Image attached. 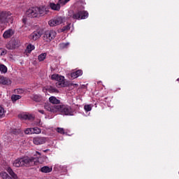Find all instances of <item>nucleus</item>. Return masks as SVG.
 <instances>
[{"label": "nucleus", "instance_id": "obj_1", "mask_svg": "<svg viewBox=\"0 0 179 179\" xmlns=\"http://www.w3.org/2000/svg\"><path fill=\"white\" fill-rule=\"evenodd\" d=\"M44 108L47 111H50V113H61L62 115H73V111L71 108L65 105H56L52 106L49 103H45L44 105Z\"/></svg>", "mask_w": 179, "mask_h": 179}, {"label": "nucleus", "instance_id": "obj_30", "mask_svg": "<svg viewBox=\"0 0 179 179\" xmlns=\"http://www.w3.org/2000/svg\"><path fill=\"white\" fill-rule=\"evenodd\" d=\"M93 105L87 104L84 106V110L86 113H89V111H92Z\"/></svg>", "mask_w": 179, "mask_h": 179}, {"label": "nucleus", "instance_id": "obj_17", "mask_svg": "<svg viewBox=\"0 0 179 179\" xmlns=\"http://www.w3.org/2000/svg\"><path fill=\"white\" fill-rule=\"evenodd\" d=\"M38 10H37L38 17H42L45 15H47L48 10L45 7H38Z\"/></svg>", "mask_w": 179, "mask_h": 179}, {"label": "nucleus", "instance_id": "obj_38", "mask_svg": "<svg viewBox=\"0 0 179 179\" xmlns=\"http://www.w3.org/2000/svg\"><path fill=\"white\" fill-rule=\"evenodd\" d=\"M37 155H39V156H41V152H39L38 151H36V154H34V156H37Z\"/></svg>", "mask_w": 179, "mask_h": 179}, {"label": "nucleus", "instance_id": "obj_13", "mask_svg": "<svg viewBox=\"0 0 179 179\" xmlns=\"http://www.w3.org/2000/svg\"><path fill=\"white\" fill-rule=\"evenodd\" d=\"M13 166L16 168L22 167L24 165V159L23 157L17 158L13 162Z\"/></svg>", "mask_w": 179, "mask_h": 179}, {"label": "nucleus", "instance_id": "obj_28", "mask_svg": "<svg viewBox=\"0 0 179 179\" xmlns=\"http://www.w3.org/2000/svg\"><path fill=\"white\" fill-rule=\"evenodd\" d=\"M6 47L8 50H13L15 49V46L13 45V42L10 41L6 45Z\"/></svg>", "mask_w": 179, "mask_h": 179}, {"label": "nucleus", "instance_id": "obj_45", "mask_svg": "<svg viewBox=\"0 0 179 179\" xmlns=\"http://www.w3.org/2000/svg\"><path fill=\"white\" fill-rule=\"evenodd\" d=\"M177 81H179V78H178V79H177Z\"/></svg>", "mask_w": 179, "mask_h": 179}, {"label": "nucleus", "instance_id": "obj_2", "mask_svg": "<svg viewBox=\"0 0 179 179\" xmlns=\"http://www.w3.org/2000/svg\"><path fill=\"white\" fill-rule=\"evenodd\" d=\"M69 17H72L73 20H85L89 17V13L85 10H78V13H73L72 10L69 12Z\"/></svg>", "mask_w": 179, "mask_h": 179}, {"label": "nucleus", "instance_id": "obj_3", "mask_svg": "<svg viewBox=\"0 0 179 179\" xmlns=\"http://www.w3.org/2000/svg\"><path fill=\"white\" fill-rule=\"evenodd\" d=\"M13 20V18L10 12L0 11V24H7L9 22H12Z\"/></svg>", "mask_w": 179, "mask_h": 179}, {"label": "nucleus", "instance_id": "obj_11", "mask_svg": "<svg viewBox=\"0 0 179 179\" xmlns=\"http://www.w3.org/2000/svg\"><path fill=\"white\" fill-rule=\"evenodd\" d=\"M42 36V32L41 30H36L34 31H33L29 36V40L32 41H36L37 40H38L41 36Z\"/></svg>", "mask_w": 179, "mask_h": 179}, {"label": "nucleus", "instance_id": "obj_8", "mask_svg": "<svg viewBox=\"0 0 179 179\" xmlns=\"http://www.w3.org/2000/svg\"><path fill=\"white\" fill-rule=\"evenodd\" d=\"M70 0H59L58 3H50V7L52 10H59L62 6H64V5H66L67 2H69Z\"/></svg>", "mask_w": 179, "mask_h": 179}, {"label": "nucleus", "instance_id": "obj_43", "mask_svg": "<svg viewBox=\"0 0 179 179\" xmlns=\"http://www.w3.org/2000/svg\"><path fill=\"white\" fill-rule=\"evenodd\" d=\"M1 50L2 48H0V56H1Z\"/></svg>", "mask_w": 179, "mask_h": 179}, {"label": "nucleus", "instance_id": "obj_42", "mask_svg": "<svg viewBox=\"0 0 179 179\" xmlns=\"http://www.w3.org/2000/svg\"><path fill=\"white\" fill-rule=\"evenodd\" d=\"M22 21H23V23L25 24V22H26V19H25V18H23Z\"/></svg>", "mask_w": 179, "mask_h": 179}, {"label": "nucleus", "instance_id": "obj_18", "mask_svg": "<svg viewBox=\"0 0 179 179\" xmlns=\"http://www.w3.org/2000/svg\"><path fill=\"white\" fill-rule=\"evenodd\" d=\"M19 118L20 120H34V117L32 116V115H27V114H20L19 115Z\"/></svg>", "mask_w": 179, "mask_h": 179}, {"label": "nucleus", "instance_id": "obj_37", "mask_svg": "<svg viewBox=\"0 0 179 179\" xmlns=\"http://www.w3.org/2000/svg\"><path fill=\"white\" fill-rule=\"evenodd\" d=\"M0 51H1V56H4L6 55L7 51L6 49L1 48Z\"/></svg>", "mask_w": 179, "mask_h": 179}, {"label": "nucleus", "instance_id": "obj_21", "mask_svg": "<svg viewBox=\"0 0 179 179\" xmlns=\"http://www.w3.org/2000/svg\"><path fill=\"white\" fill-rule=\"evenodd\" d=\"M70 46V43L69 42H66V43H59V50H66L69 48Z\"/></svg>", "mask_w": 179, "mask_h": 179}, {"label": "nucleus", "instance_id": "obj_46", "mask_svg": "<svg viewBox=\"0 0 179 179\" xmlns=\"http://www.w3.org/2000/svg\"><path fill=\"white\" fill-rule=\"evenodd\" d=\"M178 174H179V172H178Z\"/></svg>", "mask_w": 179, "mask_h": 179}, {"label": "nucleus", "instance_id": "obj_16", "mask_svg": "<svg viewBox=\"0 0 179 179\" xmlns=\"http://www.w3.org/2000/svg\"><path fill=\"white\" fill-rule=\"evenodd\" d=\"M54 171H58L60 173L66 172V166H64L63 165H60L59 164H56L54 166Z\"/></svg>", "mask_w": 179, "mask_h": 179}, {"label": "nucleus", "instance_id": "obj_35", "mask_svg": "<svg viewBox=\"0 0 179 179\" xmlns=\"http://www.w3.org/2000/svg\"><path fill=\"white\" fill-rule=\"evenodd\" d=\"M25 134L31 135L33 134V128H27L24 131Z\"/></svg>", "mask_w": 179, "mask_h": 179}, {"label": "nucleus", "instance_id": "obj_7", "mask_svg": "<svg viewBox=\"0 0 179 179\" xmlns=\"http://www.w3.org/2000/svg\"><path fill=\"white\" fill-rule=\"evenodd\" d=\"M64 18L61 16L55 17L54 18H52L49 22L48 24L50 27H55L57 26H59L64 23Z\"/></svg>", "mask_w": 179, "mask_h": 179}, {"label": "nucleus", "instance_id": "obj_25", "mask_svg": "<svg viewBox=\"0 0 179 179\" xmlns=\"http://www.w3.org/2000/svg\"><path fill=\"white\" fill-rule=\"evenodd\" d=\"M31 98L36 102H39L43 99L42 96L39 94H34Z\"/></svg>", "mask_w": 179, "mask_h": 179}, {"label": "nucleus", "instance_id": "obj_27", "mask_svg": "<svg viewBox=\"0 0 179 179\" xmlns=\"http://www.w3.org/2000/svg\"><path fill=\"white\" fill-rule=\"evenodd\" d=\"M13 42V45L14 46V49H16V48H18L20 45V41L18 39H14L11 40Z\"/></svg>", "mask_w": 179, "mask_h": 179}, {"label": "nucleus", "instance_id": "obj_36", "mask_svg": "<svg viewBox=\"0 0 179 179\" xmlns=\"http://www.w3.org/2000/svg\"><path fill=\"white\" fill-rule=\"evenodd\" d=\"M57 131L60 134H64V129L63 128L58 127L57 128Z\"/></svg>", "mask_w": 179, "mask_h": 179}, {"label": "nucleus", "instance_id": "obj_39", "mask_svg": "<svg viewBox=\"0 0 179 179\" xmlns=\"http://www.w3.org/2000/svg\"><path fill=\"white\" fill-rule=\"evenodd\" d=\"M38 113H41V114H45V111L43 110H38Z\"/></svg>", "mask_w": 179, "mask_h": 179}, {"label": "nucleus", "instance_id": "obj_23", "mask_svg": "<svg viewBox=\"0 0 179 179\" xmlns=\"http://www.w3.org/2000/svg\"><path fill=\"white\" fill-rule=\"evenodd\" d=\"M49 101L51 103H53V104H59L60 103V101L57 98L53 96L49 98Z\"/></svg>", "mask_w": 179, "mask_h": 179}, {"label": "nucleus", "instance_id": "obj_9", "mask_svg": "<svg viewBox=\"0 0 179 179\" xmlns=\"http://www.w3.org/2000/svg\"><path fill=\"white\" fill-rule=\"evenodd\" d=\"M23 158L24 166L36 165V159L35 157H24Z\"/></svg>", "mask_w": 179, "mask_h": 179}, {"label": "nucleus", "instance_id": "obj_32", "mask_svg": "<svg viewBox=\"0 0 179 179\" xmlns=\"http://www.w3.org/2000/svg\"><path fill=\"white\" fill-rule=\"evenodd\" d=\"M41 133V129L38 127L32 128V134H40Z\"/></svg>", "mask_w": 179, "mask_h": 179}, {"label": "nucleus", "instance_id": "obj_12", "mask_svg": "<svg viewBox=\"0 0 179 179\" xmlns=\"http://www.w3.org/2000/svg\"><path fill=\"white\" fill-rule=\"evenodd\" d=\"M33 143L36 145H41L46 143V138L41 136H36L33 138Z\"/></svg>", "mask_w": 179, "mask_h": 179}, {"label": "nucleus", "instance_id": "obj_15", "mask_svg": "<svg viewBox=\"0 0 179 179\" xmlns=\"http://www.w3.org/2000/svg\"><path fill=\"white\" fill-rule=\"evenodd\" d=\"M48 158L45 155H42L41 157H36V164H42L45 162H47Z\"/></svg>", "mask_w": 179, "mask_h": 179}, {"label": "nucleus", "instance_id": "obj_6", "mask_svg": "<svg viewBox=\"0 0 179 179\" xmlns=\"http://www.w3.org/2000/svg\"><path fill=\"white\" fill-rule=\"evenodd\" d=\"M52 80L57 81L56 85L57 87H64L65 78L58 74H54L51 76Z\"/></svg>", "mask_w": 179, "mask_h": 179}, {"label": "nucleus", "instance_id": "obj_14", "mask_svg": "<svg viewBox=\"0 0 179 179\" xmlns=\"http://www.w3.org/2000/svg\"><path fill=\"white\" fill-rule=\"evenodd\" d=\"M14 34H15V30H13L12 29H8L4 31V33L3 34V37L5 39H8V38L13 36Z\"/></svg>", "mask_w": 179, "mask_h": 179}, {"label": "nucleus", "instance_id": "obj_40", "mask_svg": "<svg viewBox=\"0 0 179 179\" xmlns=\"http://www.w3.org/2000/svg\"><path fill=\"white\" fill-rule=\"evenodd\" d=\"M57 92V90L56 89H52V92Z\"/></svg>", "mask_w": 179, "mask_h": 179}, {"label": "nucleus", "instance_id": "obj_5", "mask_svg": "<svg viewBox=\"0 0 179 179\" xmlns=\"http://www.w3.org/2000/svg\"><path fill=\"white\" fill-rule=\"evenodd\" d=\"M6 171L10 174L11 178L9 176V175L8 173H6V172H1L0 175L3 179H17V175L13 171V169H12V168H10V166H8V168H7Z\"/></svg>", "mask_w": 179, "mask_h": 179}, {"label": "nucleus", "instance_id": "obj_10", "mask_svg": "<svg viewBox=\"0 0 179 179\" xmlns=\"http://www.w3.org/2000/svg\"><path fill=\"white\" fill-rule=\"evenodd\" d=\"M37 10H38V7L29 8L26 11V15L31 18L38 17Z\"/></svg>", "mask_w": 179, "mask_h": 179}, {"label": "nucleus", "instance_id": "obj_33", "mask_svg": "<svg viewBox=\"0 0 179 179\" xmlns=\"http://www.w3.org/2000/svg\"><path fill=\"white\" fill-rule=\"evenodd\" d=\"M6 110L2 106H0V118H3V117H5Z\"/></svg>", "mask_w": 179, "mask_h": 179}, {"label": "nucleus", "instance_id": "obj_29", "mask_svg": "<svg viewBox=\"0 0 179 179\" xmlns=\"http://www.w3.org/2000/svg\"><path fill=\"white\" fill-rule=\"evenodd\" d=\"M0 72L1 73H6V72H8V68L5 64H0Z\"/></svg>", "mask_w": 179, "mask_h": 179}, {"label": "nucleus", "instance_id": "obj_20", "mask_svg": "<svg viewBox=\"0 0 179 179\" xmlns=\"http://www.w3.org/2000/svg\"><path fill=\"white\" fill-rule=\"evenodd\" d=\"M12 83V81L8 78L3 76H0V84L9 85Z\"/></svg>", "mask_w": 179, "mask_h": 179}, {"label": "nucleus", "instance_id": "obj_24", "mask_svg": "<svg viewBox=\"0 0 179 179\" xmlns=\"http://www.w3.org/2000/svg\"><path fill=\"white\" fill-rule=\"evenodd\" d=\"M35 49L34 45L29 43L27 45L26 48V52L28 53H31Z\"/></svg>", "mask_w": 179, "mask_h": 179}, {"label": "nucleus", "instance_id": "obj_26", "mask_svg": "<svg viewBox=\"0 0 179 179\" xmlns=\"http://www.w3.org/2000/svg\"><path fill=\"white\" fill-rule=\"evenodd\" d=\"M47 57V53L46 52H43L38 57V59L39 62H43L45 59Z\"/></svg>", "mask_w": 179, "mask_h": 179}, {"label": "nucleus", "instance_id": "obj_19", "mask_svg": "<svg viewBox=\"0 0 179 179\" xmlns=\"http://www.w3.org/2000/svg\"><path fill=\"white\" fill-rule=\"evenodd\" d=\"M83 71L78 70L71 73L70 76L72 79H75L83 75Z\"/></svg>", "mask_w": 179, "mask_h": 179}, {"label": "nucleus", "instance_id": "obj_44", "mask_svg": "<svg viewBox=\"0 0 179 179\" xmlns=\"http://www.w3.org/2000/svg\"><path fill=\"white\" fill-rule=\"evenodd\" d=\"M73 85L78 86V84H73Z\"/></svg>", "mask_w": 179, "mask_h": 179}, {"label": "nucleus", "instance_id": "obj_34", "mask_svg": "<svg viewBox=\"0 0 179 179\" xmlns=\"http://www.w3.org/2000/svg\"><path fill=\"white\" fill-rule=\"evenodd\" d=\"M21 99V96H20V95L13 94V95L11 96V100H12L13 102L16 101L17 100H18V99Z\"/></svg>", "mask_w": 179, "mask_h": 179}, {"label": "nucleus", "instance_id": "obj_31", "mask_svg": "<svg viewBox=\"0 0 179 179\" xmlns=\"http://www.w3.org/2000/svg\"><path fill=\"white\" fill-rule=\"evenodd\" d=\"M71 27V23L67 24V25L63 27V28H62V29H60V31H62V32L68 31L70 30Z\"/></svg>", "mask_w": 179, "mask_h": 179}, {"label": "nucleus", "instance_id": "obj_22", "mask_svg": "<svg viewBox=\"0 0 179 179\" xmlns=\"http://www.w3.org/2000/svg\"><path fill=\"white\" fill-rule=\"evenodd\" d=\"M41 171L44 173H48L52 171V166H43L41 169Z\"/></svg>", "mask_w": 179, "mask_h": 179}, {"label": "nucleus", "instance_id": "obj_4", "mask_svg": "<svg viewBox=\"0 0 179 179\" xmlns=\"http://www.w3.org/2000/svg\"><path fill=\"white\" fill-rule=\"evenodd\" d=\"M57 36V32L55 30L49 29L44 32L43 39L44 42L50 43Z\"/></svg>", "mask_w": 179, "mask_h": 179}, {"label": "nucleus", "instance_id": "obj_41", "mask_svg": "<svg viewBox=\"0 0 179 179\" xmlns=\"http://www.w3.org/2000/svg\"><path fill=\"white\" fill-rule=\"evenodd\" d=\"M48 151H49V149H46V150H43L44 152H48Z\"/></svg>", "mask_w": 179, "mask_h": 179}]
</instances>
